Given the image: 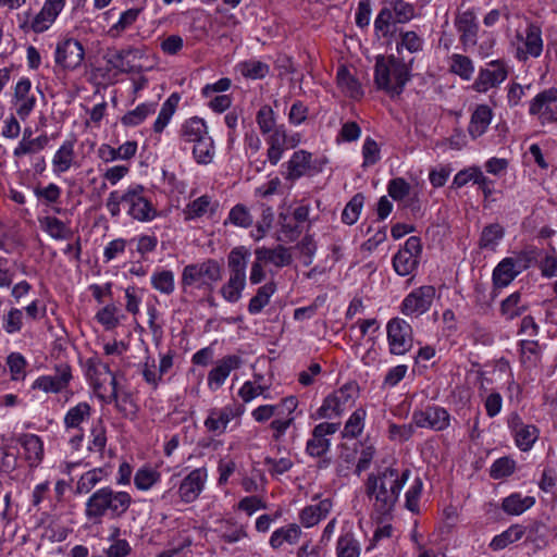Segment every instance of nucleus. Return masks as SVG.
Returning <instances> with one entry per match:
<instances>
[{
	"mask_svg": "<svg viewBox=\"0 0 557 557\" xmlns=\"http://www.w3.org/2000/svg\"><path fill=\"white\" fill-rule=\"evenodd\" d=\"M75 140H65L57 150L52 159L53 172L61 174L71 169L75 159Z\"/></svg>",
	"mask_w": 557,
	"mask_h": 557,
	"instance_id": "obj_30",
	"label": "nucleus"
},
{
	"mask_svg": "<svg viewBox=\"0 0 557 557\" xmlns=\"http://www.w3.org/2000/svg\"><path fill=\"white\" fill-rule=\"evenodd\" d=\"M60 12L53 10L49 5L44 3V7L35 15L30 24L28 23L29 12L26 13V20L20 25L23 30H33L36 34L46 32L55 21Z\"/></svg>",
	"mask_w": 557,
	"mask_h": 557,
	"instance_id": "obj_26",
	"label": "nucleus"
},
{
	"mask_svg": "<svg viewBox=\"0 0 557 557\" xmlns=\"http://www.w3.org/2000/svg\"><path fill=\"white\" fill-rule=\"evenodd\" d=\"M84 55L83 45L76 39L69 38L58 42L54 61L63 70H75L82 64Z\"/></svg>",
	"mask_w": 557,
	"mask_h": 557,
	"instance_id": "obj_12",
	"label": "nucleus"
},
{
	"mask_svg": "<svg viewBox=\"0 0 557 557\" xmlns=\"http://www.w3.org/2000/svg\"><path fill=\"white\" fill-rule=\"evenodd\" d=\"M528 309V305L522 301L521 294L519 292H515L506 297L500 302V314L506 320H513L522 315Z\"/></svg>",
	"mask_w": 557,
	"mask_h": 557,
	"instance_id": "obj_36",
	"label": "nucleus"
},
{
	"mask_svg": "<svg viewBox=\"0 0 557 557\" xmlns=\"http://www.w3.org/2000/svg\"><path fill=\"white\" fill-rule=\"evenodd\" d=\"M392 23H395L394 13L391 7H384L374 21L375 32L381 33L383 37L388 36Z\"/></svg>",
	"mask_w": 557,
	"mask_h": 557,
	"instance_id": "obj_63",
	"label": "nucleus"
},
{
	"mask_svg": "<svg viewBox=\"0 0 557 557\" xmlns=\"http://www.w3.org/2000/svg\"><path fill=\"white\" fill-rule=\"evenodd\" d=\"M423 41L417 35L416 32L408 30L400 33V42L397 44V52H400L403 48L409 52L414 53L422 49Z\"/></svg>",
	"mask_w": 557,
	"mask_h": 557,
	"instance_id": "obj_64",
	"label": "nucleus"
},
{
	"mask_svg": "<svg viewBox=\"0 0 557 557\" xmlns=\"http://www.w3.org/2000/svg\"><path fill=\"white\" fill-rule=\"evenodd\" d=\"M454 25L459 34V41L463 51L473 48L478 42L480 29L475 10L471 8L465 11H457Z\"/></svg>",
	"mask_w": 557,
	"mask_h": 557,
	"instance_id": "obj_10",
	"label": "nucleus"
},
{
	"mask_svg": "<svg viewBox=\"0 0 557 557\" xmlns=\"http://www.w3.org/2000/svg\"><path fill=\"white\" fill-rule=\"evenodd\" d=\"M409 475V469L399 473L392 467L368 475L364 482V493L370 500H373V507L377 513L387 516L394 510Z\"/></svg>",
	"mask_w": 557,
	"mask_h": 557,
	"instance_id": "obj_1",
	"label": "nucleus"
},
{
	"mask_svg": "<svg viewBox=\"0 0 557 557\" xmlns=\"http://www.w3.org/2000/svg\"><path fill=\"white\" fill-rule=\"evenodd\" d=\"M410 79L409 66L395 55H377L374 65V84L389 97L399 96Z\"/></svg>",
	"mask_w": 557,
	"mask_h": 557,
	"instance_id": "obj_4",
	"label": "nucleus"
},
{
	"mask_svg": "<svg viewBox=\"0 0 557 557\" xmlns=\"http://www.w3.org/2000/svg\"><path fill=\"white\" fill-rule=\"evenodd\" d=\"M91 416V407L88 403L82 401L70 408L64 416V425L66 429H79L82 423Z\"/></svg>",
	"mask_w": 557,
	"mask_h": 557,
	"instance_id": "obj_40",
	"label": "nucleus"
},
{
	"mask_svg": "<svg viewBox=\"0 0 557 557\" xmlns=\"http://www.w3.org/2000/svg\"><path fill=\"white\" fill-rule=\"evenodd\" d=\"M180 99V95L174 92L162 104L158 117L153 123L154 133L160 134L166 127L178 106Z\"/></svg>",
	"mask_w": 557,
	"mask_h": 557,
	"instance_id": "obj_42",
	"label": "nucleus"
},
{
	"mask_svg": "<svg viewBox=\"0 0 557 557\" xmlns=\"http://www.w3.org/2000/svg\"><path fill=\"white\" fill-rule=\"evenodd\" d=\"M49 143V137L44 134L38 136L37 138H32L28 140H21L18 145L15 147L13 151V156L16 158H20L25 154H34L42 149L46 148V146Z\"/></svg>",
	"mask_w": 557,
	"mask_h": 557,
	"instance_id": "obj_51",
	"label": "nucleus"
},
{
	"mask_svg": "<svg viewBox=\"0 0 557 557\" xmlns=\"http://www.w3.org/2000/svg\"><path fill=\"white\" fill-rule=\"evenodd\" d=\"M243 360L237 355H228L216 362L208 374V386L215 391L220 388L233 370L240 368Z\"/></svg>",
	"mask_w": 557,
	"mask_h": 557,
	"instance_id": "obj_18",
	"label": "nucleus"
},
{
	"mask_svg": "<svg viewBox=\"0 0 557 557\" xmlns=\"http://www.w3.org/2000/svg\"><path fill=\"white\" fill-rule=\"evenodd\" d=\"M336 78L338 87L346 96L352 99H360L363 96L360 83L350 74L347 67L341 66Z\"/></svg>",
	"mask_w": 557,
	"mask_h": 557,
	"instance_id": "obj_35",
	"label": "nucleus"
},
{
	"mask_svg": "<svg viewBox=\"0 0 557 557\" xmlns=\"http://www.w3.org/2000/svg\"><path fill=\"white\" fill-rule=\"evenodd\" d=\"M507 425L513 435L517 447L522 451L530 450L539 438V429L533 424H525L517 412L509 414Z\"/></svg>",
	"mask_w": 557,
	"mask_h": 557,
	"instance_id": "obj_14",
	"label": "nucleus"
},
{
	"mask_svg": "<svg viewBox=\"0 0 557 557\" xmlns=\"http://www.w3.org/2000/svg\"><path fill=\"white\" fill-rule=\"evenodd\" d=\"M516 469V461L509 457H502L496 459L490 469L491 478L499 480L509 476Z\"/></svg>",
	"mask_w": 557,
	"mask_h": 557,
	"instance_id": "obj_61",
	"label": "nucleus"
},
{
	"mask_svg": "<svg viewBox=\"0 0 557 557\" xmlns=\"http://www.w3.org/2000/svg\"><path fill=\"white\" fill-rule=\"evenodd\" d=\"M150 283L153 289L165 296L172 295L175 290V275L171 270L154 271L150 277Z\"/></svg>",
	"mask_w": 557,
	"mask_h": 557,
	"instance_id": "obj_37",
	"label": "nucleus"
},
{
	"mask_svg": "<svg viewBox=\"0 0 557 557\" xmlns=\"http://www.w3.org/2000/svg\"><path fill=\"white\" fill-rule=\"evenodd\" d=\"M160 480V473L151 467L139 468L134 476V484L139 491L150 490Z\"/></svg>",
	"mask_w": 557,
	"mask_h": 557,
	"instance_id": "obj_53",
	"label": "nucleus"
},
{
	"mask_svg": "<svg viewBox=\"0 0 557 557\" xmlns=\"http://www.w3.org/2000/svg\"><path fill=\"white\" fill-rule=\"evenodd\" d=\"M389 352L403 356L413 346V332L411 325L400 318H393L386 325Z\"/></svg>",
	"mask_w": 557,
	"mask_h": 557,
	"instance_id": "obj_7",
	"label": "nucleus"
},
{
	"mask_svg": "<svg viewBox=\"0 0 557 557\" xmlns=\"http://www.w3.org/2000/svg\"><path fill=\"white\" fill-rule=\"evenodd\" d=\"M508 73L509 66L505 60H493L486 64V67L479 71L472 88L478 92H486L505 82Z\"/></svg>",
	"mask_w": 557,
	"mask_h": 557,
	"instance_id": "obj_9",
	"label": "nucleus"
},
{
	"mask_svg": "<svg viewBox=\"0 0 557 557\" xmlns=\"http://www.w3.org/2000/svg\"><path fill=\"white\" fill-rule=\"evenodd\" d=\"M525 533V529L520 524H512L503 533L494 536L490 543V547L493 550H500L522 539Z\"/></svg>",
	"mask_w": 557,
	"mask_h": 557,
	"instance_id": "obj_43",
	"label": "nucleus"
},
{
	"mask_svg": "<svg viewBox=\"0 0 557 557\" xmlns=\"http://www.w3.org/2000/svg\"><path fill=\"white\" fill-rule=\"evenodd\" d=\"M17 442L24 448L25 459L30 467L37 466L44 457V444L36 434H22Z\"/></svg>",
	"mask_w": 557,
	"mask_h": 557,
	"instance_id": "obj_29",
	"label": "nucleus"
},
{
	"mask_svg": "<svg viewBox=\"0 0 557 557\" xmlns=\"http://www.w3.org/2000/svg\"><path fill=\"white\" fill-rule=\"evenodd\" d=\"M246 287V278L230 275L227 282L222 285L220 293L227 302H237L242 298Z\"/></svg>",
	"mask_w": 557,
	"mask_h": 557,
	"instance_id": "obj_47",
	"label": "nucleus"
},
{
	"mask_svg": "<svg viewBox=\"0 0 557 557\" xmlns=\"http://www.w3.org/2000/svg\"><path fill=\"white\" fill-rule=\"evenodd\" d=\"M141 12V9L132 8L126 11H124L119 21L110 28L109 34L112 37H117L123 33L126 28H128L131 25H133L139 13Z\"/></svg>",
	"mask_w": 557,
	"mask_h": 557,
	"instance_id": "obj_59",
	"label": "nucleus"
},
{
	"mask_svg": "<svg viewBox=\"0 0 557 557\" xmlns=\"http://www.w3.org/2000/svg\"><path fill=\"white\" fill-rule=\"evenodd\" d=\"M256 258L263 263H272L276 268H284L293 262L290 248L277 245L274 248L259 247L255 250Z\"/></svg>",
	"mask_w": 557,
	"mask_h": 557,
	"instance_id": "obj_24",
	"label": "nucleus"
},
{
	"mask_svg": "<svg viewBox=\"0 0 557 557\" xmlns=\"http://www.w3.org/2000/svg\"><path fill=\"white\" fill-rule=\"evenodd\" d=\"M121 203L127 206V214L139 222L152 221L158 212L149 199L145 196V187L136 184L129 186L123 194L113 190L109 194L106 207L111 216H119Z\"/></svg>",
	"mask_w": 557,
	"mask_h": 557,
	"instance_id": "obj_3",
	"label": "nucleus"
},
{
	"mask_svg": "<svg viewBox=\"0 0 557 557\" xmlns=\"http://www.w3.org/2000/svg\"><path fill=\"white\" fill-rule=\"evenodd\" d=\"M529 113L536 115L542 125L557 123V88L550 87L537 94L530 103Z\"/></svg>",
	"mask_w": 557,
	"mask_h": 557,
	"instance_id": "obj_11",
	"label": "nucleus"
},
{
	"mask_svg": "<svg viewBox=\"0 0 557 557\" xmlns=\"http://www.w3.org/2000/svg\"><path fill=\"white\" fill-rule=\"evenodd\" d=\"M535 504L533 496H522L520 493H512L502 502V509L507 515L519 516Z\"/></svg>",
	"mask_w": 557,
	"mask_h": 557,
	"instance_id": "obj_32",
	"label": "nucleus"
},
{
	"mask_svg": "<svg viewBox=\"0 0 557 557\" xmlns=\"http://www.w3.org/2000/svg\"><path fill=\"white\" fill-rule=\"evenodd\" d=\"M276 290V284L269 282L257 289L256 295L249 300L248 311L250 314H258L269 305L270 298Z\"/></svg>",
	"mask_w": 557,
	"mask_h": 557,
	"instance_id": "obj_41",
	"label": "nucleus"
},
{
	"mask_svg": "<svg viewBox=\"0 0 557 557\" xmlns=\"http://www.w3.org/2000/svg\"><path fill=\"white\" fill-rule=\"evenodd\" d=\"M336 557H360L361 544L356 537L351 524H345L341 529V534L335 547Z\"/></svg>",
	"mask_w": 557,
	"mask_h": 557,
	"instance_id": "obj_20",
	"label": "nucleus"
},
{
	"mask_svg": "<svg viewBox=\"0 0 557 557\" xmlns=\"http://www.w3.org/2000/svg\"><path fill=\"white\" fill-rule=\"evenodd\" d=\"M107 475V469L102 467L94 468L83 473L76 483V493H90Z\"/></svg>",
	"mask_w": 557,
	"mask_h": 557,
	"instance_id": "obj_38",
	"label": "nucleus"
},
{
	"mask_svg": "<svg viewBox=\"0 0 557 557\" xmlns=\"http://www.w3.org/2000/svg\"><path fill=\"white\" fill-rule=\"evenodd\" d=\"M87 374L90 380V383L95 391H98L102 387L101 375L102 374H112L109 364L100 361V360H88V369Z\"/></svg>",
	"mask_w": 557,
	"mask_h": 557,
	"instance_id": "obj_57",
	"label": "nucleus"
},
{
	"mask_svg": "<svg viewBox=\"0 0 557 557\" xmlns=\"http://www.w3.org/2000/svg\"><path fill=\"white\" fill-rule=\"evenodd\" d=\"M366 410L363 408L356 409L346 421L342 436L344 438H356L362 433L366 419Z\"/></svg>",
	"mask_w": 557,
	"mask_h": 557,
	"instance_id": "obj_48",
	"label": "nucleus"
},
{
	"mask_svg": "<svg viewBox=\"0 0 557 557\" xmlns=\"http://www.w3.org/2000/svg\"><path fill=\"white\" fill-rule=\"evenodd\" d=\"M422 252L421 240L417 236L409 237L404 247L393 257V267L400 276L413 273L419 264Z\"/></svg>",
	"mask_w": 557,
	"mask_h": 557,
	"instance_id": "obj_8",
	"label": "nucleus"
},
{
	"mask_svg": "<svg viewBox=\"0 0 557 557\" xmlns=\"http://www.w3.org/2000/svg\"><path fill=\"white\" fill-rule=\"evenodd\" d=\"M312 154L306 150L295 151L286 163L284 177L292 183L307 174L311 169Z\"/></svg>",
	"mask_w": 557,
	"mask_h": 557,
	"instance_id": "obj_22",
	"label": "nucleus"
},
{
	"mask_svg": "<svg viewBox=\"0 0 557 557\" xmlns=\"http://www.w3.org/2000/svg\"><path fill=\"white\" fill-rule=\"evenodd\" d=\"M193 154L198 163L208 164L214 154L213 140L210 136L194 143Z\"/></svg>",
	"mask_w": 557,
	"mask_h": 557,
	"instance_id": "obj_55",
	"label": "nucleus"
},
{
	"mask_svg": "<svg viewBox=\"0 0 557 557\" xmlns=\"http://www.w3.org/2000/svg\"><path fill=\"white\" fill-rule=\"evenodd\" d=\"M249 250L245 246L233 248L227 256V267L230 275L246 278V268Z\"/></svg>",
	"mask_w": 557,
	"mask_h": 557,
	"instance_id": "obj_31",
	"label": "nucleus"
},
{
	"mask_svg": "<svg viewBox=\"0 0 557 557\" xmlns=\"http://www.w3.org/2000/svg\"><path fill=\"white\" fill-rule=\"evenodd\" d=\"M339 428V422H322L315 425L312 430L311 437L307 442L306 451L311 457H322L325 455L331 446L327 436L335 434Z\"/></svg>",
	"mask_w": 557,
	"mask_h": 557,
	"instance_id": "obj_15",
	"label": "nucleus"
},
{
	"mask_svg": "<svg viewBox=\"0 0 557 557\" xmlns=\"http://www.w3.org/2000/svg\"><path fill=\"white\" fill-rule=\"evenodd\" d=\"M247 533L243 525L237 524L231 520H226L221 525V539L230 544L236 543L246 537Z\"/></svg>",
	"mask_w": 557,
	"mask_h": 557,
	"instance_id": "obj_62",
	"label": "nucleus"
},
{
	"mask_svg": "<svg viewBox=\"0 0 557 557\" xmlns=\"http://www.w3.org/2000/svg\"><path fill=\"white\" fill-rule=\"evenodd\" d=\"M274 213L271 207L264 206L261 212V218L256 224V228L251 232V237L255 240L262 239L269 230L272 227Z\"/></svg>",
	"mask_w": 557,
	"mask_h": 557,
	"instance_id": "obj_60",
	"label": "nucleus"
},
{
	"mask_svg": "<svg viewBox=\"0 0 557 557\" xmlns=\"http://www.w3.org/2000/svg\"><path fill=\"white\" fill-rule=\"evenodd\" d=\"M364 203V196L361 193L356 194L345 206L342 212V221L347 225L355 224L360 215Z\"/></svg>",
	"mask_w": 557,
	"mask_h": 557,
	"instance_id": "obj_54",
	"label": "nucleus"
},
{
	"mask_svg": "<svg viewBox=\"0 0 557 557\" xmlns=\"http://www.w3.org/2000/svg\"><path fill=\"white\" fill-rule=\"evenodd\" d=\"M30 89L32 83L28 78L20 79L14 89L13 103L16 114L22 120H25L36 106V97L30 95Z\"/></svg>",
	"mask_w": 557,
	"mask_h": 557,
	"instance_id": "obj_19",
	"label": "nucleus"
},
{
	"mask_svg": "<svg viewBox=\"0 0 557 557\" xmlns=\"http://www.w3.org/2000/svg\"><path fill=\"white\" fill-rule=\"evenodd\" d=\"M120 529L115 528L110 536L111 545L106 549V557H126L131 554L132 547L124 539H119Z\"/></svg>",
	"mask_w": 557,
	"mask_h": 557,
	"instance_id": "obj_56",
	"label": "nucleus"
},
{
	"mask_svg": "<svg viewBox=\"0 0 557 557\" xmlns=\"http://www.w3.org/2000/svg\"><path fill=\"white\" fill-rule=\"evenodd\" d=\"M236 70L246 78L261 79L270 72V66L259 60H247L237 64Z\"/></svg>",
	"mask_w": 557,
	"mask_h": 557,
	"instance_id": "obj_45",
	"label": "nucleus"
},
{
	"mask_svg": "<svg viewBox=\"0 0 557 557\" xmlns=\"http://www.w3.org/2000/svg\"><path fill=\"white\" fill-rule=\"evenodd\" d=\"M332 507L333 502L331 498H324L315 505L306 506L299 513V521L305 528L314 527L327 517Z\"/></svg>",
	"mask_w": 557,
	"mask_h": 557,
	"instance_id": "obj_25",
	"label": "nucleus"
},
{
	"mask_svg": "<svg viewBox=\"0 0 557 557\" xmlns=\"http://www.w3.org/2000/svg\"><path fill=\"white\" fill-rule=\"evenodd\" d=\"M207 478V469L203 467L189 472L178 487L181 500L187 504L196 500L205 487Z\"/></svg>",
	"mask_w": 557,
	"mask_h": 557,
	"instance_id": "obj_17",
	"label": "nucleus"
},
{
	"mask_svg": "<svg viewBox=\"0 0 557 557\" xmlns=\"http://www.w3.org/2000/svg\"><path fill=\"white\" fill-rule=\"evenodd\" d=\"M435 288L424 285L409 293L401 302V312L406 315H421L426 312L434 300Z\"/></svg>",
	"mask_w": 557,
	"mask_h": 557,
	"instance_id": "obj_13",
	"label": "nucleus"
},
{
	"mask_svg": "<svg viewBox=\"0 0 557 557\" xmlns=\"http://www.w3.org/2000/svg\"><path fill=\"white\" fill-rule=\"evenodd\" d=\"M521 272L512 258L503 259L493 271V296L496 297V289L508 286Z\"/></svg>",
	"mask_w": 557,
	"mask_h": 557,
	"instance_id": "obj_21",
	"label": "nucleus"
},
{
	"mask_svg": "<svg viewBox=\"0 0 557 557\" xmlns=\"http://www.w3.org/2000/svg\"><path fill=\"white\" fill-rule=\"evenodd\" d=\"M90 442L88 445V450L98 453L100 457L103 456V451L107 446V430L103 424L102 419H99L97 423L90 430Z\"/></svg>",
	"mask_w": 557,
	"mask_h": 557,
	"instance_id": "obj_52",
	"label": "nucleus"
},
{
	"mask_svg": "<svg viewBox=\"0 0 557 557\" xmlns=\"http://www.w3.org/2000/svg\"><path fill=\"white\" fill-rule=\"evenodd\" d=\"M359 395V386L356 382H348L334 393L329 395L317 411L320 419H332L339 417L344 411L351 408Z\"/></svg>",
	"mask_w": 557,
	"mask_h": 557,
	"instance_id": "obj_6",
	"label": "nucleus"
},
{
	"mask_svg": "<svg viewBox=\"0 0 557 557\" xmlns=\"http://www.w3.org/2000/svg\"><path fill=\"white\" fill-rule=\"evenodd\" d=\"M505 230L498 223L486 225L480 237L479 246L482 249H494L498 242L504 237Z\"/></svg>",
	"mask_w": 557,
	"mask_h": 557,
	"instance_id": "obj_49",
	"label": "nucleus"
},
{
	"mask_svg": "<svg viewBox=\"0 0 557 557\" xmlns=\"http://www.w3.org/2000/svg\"><path fill=\"white\" fill-rule=\"evenodd\" d=\"M395 17V23H407L414 16V7L405 0H391L388 2Z\"/></svg>",
	"mask_w": 557,
	"mask_h": 557,
	"instance_id": "obj_58",
	"label": "nucleus"
},
{
	"mask_svg": "<svg viewBox=\"0 0 557 557\" xmlns=\"http://www.w3.org/2000/svg\"><path fill=\"white\" fill-rule=\"evenodd\" d=\"M301 535V529L296 523L282 527L275 530L270 537V546L273 549L280 548L284 543L294 545Z\"/></svg>",
	"mask_w": 557,
	"mask_h": 557,
	"instance_id": "obj_34",
	"label": "nucleus"
},
{
	"mask_svg": "<svg viewBox=\"0 0 557 557\" xmlns=\"http://www.w3.org/2000/svg\"><path fill=\"white\" fill-rule=\"evenodd\" d=\"M157 103H141L134 110L127 112L122 117V123L125 126H136L146 120L147 116L156 112Z\"/></svg>",
	"mask_w": 557,
	"mask_h": 557,
	"instance_id": "obj_50",
	"label": "nucleus"
},
{
	"mask_svg": "<svg viewBox=\"0 0 557 557\" xmlns=\"http://www.w3.org/2000/svg\"><path fill=\"white\" fill-rule=\"evenodd\" d=\"M41 228L52 238L61 240L72 237L71 228L60 219L55 216H45L39 219Z\"/></svg>",
	"mask_w": 557,
	"mask_h": 557,
	"instance_id": "obj_39",
	"label": "nucleus"
},
{
	"mask_svg": "<svg viewBox=\"0 0 557 557\" xmlns=\"http://www.w3.org/2000/svg\"><path fill=\"white\" fill-rule=\"evenodd\" d=\"M228 223L237 227L249 228L253 224V216L245 205L237 203L230 210L224 225Z\"/></svg>",
	"mask_w": 557,
	"mask_h": 557,
	"instance_id": "obj_46",
	"label": "nucleus"
},
{
	"mask_svg": "<svg viewBox=\"0 0 557 557\" xmlns=\"http://www.w3.org/2000/svg\"><path fill=\"white\" fill-rule=\"evenodd\" d=\"M208 136L209 134L206 122L198 116H193L186 120L182 125L181 137L185 141L196 143Z\"/></svg>",
	"mask_w": 557,
	"mask_h": 557,
	"instance_id": "obj_33",
	"label": "nucleus"
},
{
	"mask_svg": "<svg viewBox=\"0 0 557 557\" xmlns=\"http://www.w3.org/2000/svg\"><path fill=\"white\" fill-rule=\"evenodd\" d=\"M222 278V264L215 259L184 267L181 276L182 293L188 295L193 288L212 292L213 283Z\"/></svg>",
	"mask_w": 557,
	"mask_h": 557,
	"instance_id": "obj_5",
	"label": "nucleus"
},
{
	"mask_svg": "<svg viewBox=\"0 0 557 557\" xmlns=\"http://www.w3.org/2000/svg\"><path fill=\"white\" fill-rule=\"evenodd\" d=\"M524 49L517 51L519 60L525 61L529 57L539 58L543 51L542 30L535 24L528 25L523 39Z\"/></svg>",
	"mask_w": 557,
	"mask_h": 557,
	"instance_id": "obj_23",
	"label": "nucleus"
},
{
	"mask_svg": "<svg viewBox=\"0 0 557 557\" xmlns=\"http://www.w3.org/2000/svg\"><path fill=\"white\" fill-rule=\"evenodd\" d=\"M133 504L128 492L114 491L103 486L95 491L85 504V516L89 521L101 522L103 518L111 520L123 518Z\"/></svg>",
	"mask_w": 557,
	"mask_h": 557,
	"instance_id": "obj_2",
	"label": "nucleus"
},
{
	"mask_svg": "<svg viewBox=\"0 0 557 557\" xmlns=\"http://www.w3.org/2000/svg\"><path fill=\"white\" fill-rule=\"evenodd\" d=\"M449 71L463 81H470L474 73V65L469 57L454 53L450 57Z\"/></svg>",
	"mask_w": 557,
	"mask_h": 557,
	"instance_id": "obj_44",
	"label": "nucleus"
},
{
	"mask_svg": "<svg viewBox=\"0 0 557 557\" xmlns=\"http://www.w3.org/2000/svg\"><path fill=\"white\" fill-rule=\"evenodd\" d=\"M235 416L236 412L231 406L221 409L213 408L209 411V416L205 420V426L209 432L221 435L225 432L227 424Z\"/></svg>",
	"mask_w": 557,
	"mask_h": 557,
	"instance_id": "obj_27",
	"label": "nucleus"
},
{
	"mask_svg": "<svg viewBox=\"0 0 557 557\" xmlns=\"http://www.w3.org/2000/svg\"><path fill=\"white\" fill-rule=\"evenodd\" d=\"M412 421L418 428H429L434 431H443L449 426L450 414L438 406H428L424 410L412 413Z\"/></svg>",
	"mask_w": 557,
	"mask_h": 557,
	"instance_id": "obj_16",
	"label": "nucleus"
},
{
	"mask_svg": "<svg viewBox=\"0 0 557 557\" xmlns=\"http://www.w3.org/2000/svg\"><path fill=\"white\" fill-rule=\"evenodd\" d=\"M493 117L492 109L486 104H480L473 111L468 126L469 135L475 139L482 136L488 128Z\"/></svg>",
	"mask_w": 557,
	"mask_h": 557,
	"instance_id": "obj_28",
	"label": "nucleus"
}]
</instances>
